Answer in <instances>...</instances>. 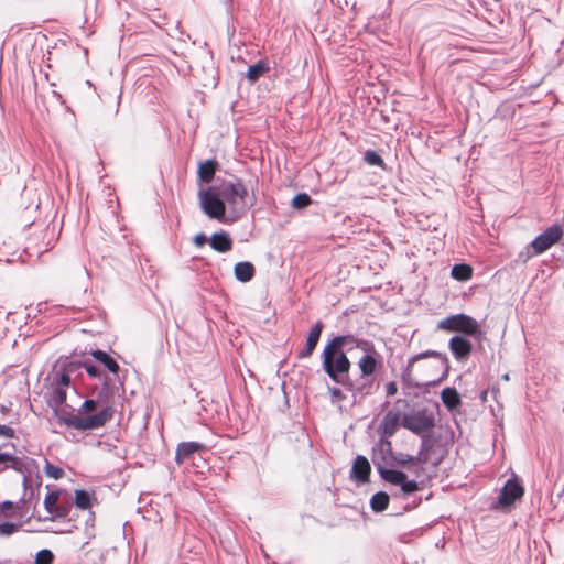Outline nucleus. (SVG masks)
<instances>
[{
	"label": "nucleus",
	"instance_id": "obj_1",
	"mask_svg": "<svg viewBox=\"0 0 564 564\" xmlns=\"http://www.w3.org/2000/svg\"><path fill=\"white\" fill-rule=\"evenodd\" d=\"M97 405V401L88 399L80 405L78 414L62 410L57 413L58 422L78 431L100 429L112 419L115 409L107 405L97 413L89 415V413L96 411Z\"/></svg>",
	"mask_w": 564,
	"mask_h": 564
},
{
	"label": "nucleus",
	"instance_id": "obj_2",
	"mask_svg": "<svg viewBox=\"0 0 564 564\" xmlns=\"http://www.w3.org/2000/svg\"><path fill=\"white\" fill-rule=\"evenodd\" d=\"M323 368L328 377L335 381L344 386L345 388L352 390L354 384L349 379V370H350V361L344 350H338L335 346H329L326 344L323 350Z\"/></svg>",
	"mask_w": 564,
	"mask_h": 564
},
{
	"label": "nucleus",
	"instance_id": "obj_3",
	"mask_svg": "<svg viewBox=\"0 0 564 564\" xmlns=\"http://www.w3.org/2000/svg\"><path fill=\"white\" fill-rule=\"evenodd\" d=\"M437 327L448 333H462L468 336L478 334L480 328L475 318L463 313L451 315L440 321Z\"/></svg>",
	"mask_w": 564,
	"mask_h": 564
},
{
	"label": "nucleus",
	"instance_id": "obj_4",
	"mask_svg": "<svg viewBox=\"0 0 564 564\" xmlns=\"http://www.w3.org/2000/svg\"><path fill=\"white\" fill-rule=\"evenodd\" d=\"M434 417L425 411L406 413L402 417V425L416 435H424L434 427Z\"/></svg>",
	"mask_w": 564,
	"mask_h": 564
},
{
	"label": "nucleus",
	"instance_id": "obj_5",
	"mask_svg": "<svg viewBox=\"0 0 564 564\" xmlns=\"http://www.w3.org/2000/svg\"><path fill=\"white\" fill-rule=\"evenodd\" d=\"M378 473L384 481L400 486L405 495L414 494L420 489L419 484L415 480H409L403 471L378 466Z\"/></svg>",
	"mask_w": 564,
	"mask_h": 564
},
{
	"label": "nucleus",
	"instance_id": "obj_6",
	"mask_svg": "<svg viewBox=\"0 0 564 564\" xmlns=\"http://www.w3.org/2000/svg\"><path fill=\"white\" fill-rule=\"evenodd\" d=\"M563 236V229L558 225H553L539 235L531 243L533 256L541 254L558 242Z\"/></svg>",
	"mask_w": 564,
	"mask_h": 564
},
{
	"label": "nucleus",
	"instance_id": "obj_7",
	"mask_svg": "<svg viewBox=\"0 0 564 564\" xmlns=\"http://www.w3.org/2000/svg\"><path fill=\"white\" fill-rule=\"evenodd\" d=\"M358 349L365 352V355L359 359L358 367L361 371V376L364 378L372 376L378 366L379 361L377 359V351L375 345L371 341H359Z\"/></svg>",
	"mask_w": 564,
	"mask_h": 564
},
{
	"label": "nucleus",
	"instance_id": "obj_8",
	"mask_svg": "<svg viewBox=\"0 0 564 564\" xmlns=\"http://www.w3.org/2000/svg\"><path fill=\"white\" fill-rule=\"evenodd\" d=\"M200 205L204 213L216 219H221L226 212V206L223 199L212 191H202L199 193Z\"/></svg>",
	"mask_w": 564,
	"mask_h": 564
},
{
	"label": "nucleus",
	"instance_id": "obj_9",
	"mask_svg": "<svg viewBox=\"0 0 564 564\" xmlns=\"http://www.w3.org/2000/svg\"><path fill=\"white\" fill-rule=\"evenodd\" d=\"M247 195L248 191L241 181L225 184L219 193V196H221L229 205H240L241 208L246 206L245 199Z\"/></svg>",
	"mask_w": 564,
	"mask_h": 564
},
{
	"label": "nucleus",
	"instance_id": "obj_10",
	"mask_svg": "<svg viewBox=\"0 0 564 564\" xmlns=\"http://www.w3.org/2000/svg\"><path fill=\"white\" fill-rule=\"evenodd\" d=\"M402 417L403 415L401 414L400 411L398 410H389L381 423H380V431L382 433V436L384 437H391L394 435V433L397 432L398 427L400 424H402Z\"/></svg>",
	"mask_w": 564,
	"mask_h": 564
},
{
	"label": "nucleus",
	"instance_id": "obj_11",
	"mask_svg": "<svg viewBox=\"0 0 564 564\" xmlns=\"http://www.w3.org/2000/svg\"><path fill=\"white\" fill-rule=\"evenodd\" d=\"M524 494L523 487L513 479H509L501 490L499 501L503 506H510Z\"/></svg>",
	"mask_w": 564,
	"mask_h": 564
},
{
	"label": "nucleus",
	"instance_id": "obj_12",
	"mask_svg": "<svg viewBox=\"0 0 564 564\" xmlns=\"http://www.w3.org/2000/svg\"><path fill=\"white\" fill-rule=\"evenodd\" d=\"M370 474V463L365 456L358 455L354 460L352 468L350 471V478L356 480L357 482L365 484L369 481Z\"/></svg>",
	"mask_w": 564,
	"mask_h": 564
},
{
	"label": "nucleus",
	"instance_id": "obj_13",
	"mask_svg": "<svg viewBox=\"0 0 564 564\" xmlns=\"http://www.w3.org/2000/svg\"><path fill=\"white\" fill-rule=\"evenodd\" d=\"M448 346L454 357L458 360H466L473 350L471 343L462 336L452 337Z\"/></svg>",
	"mask_w": 564,
	"mask_h": 564
},
{
	"label": "nucleus",
	"instance_id": "obj_14",
	"mask_svg": "<svg viewBox=\"0 0 564 564\" xmlns=\"http://www.w3.org/2000/svg\"><path fill=\"white\" fill-rule=\"evenodd\" d=\"M205 449H206V446L203 443H198V442L180 443L177 445V448L175 452V462L177 465H182L193 454L203 452Z\"/></svg>",
	"mask_w": 564,
	"mask_h": 564
},
{
	"label": "nucleus",
	"instance_id": "obj_15",
	"mask_svg": "<svg viewBox=\"0 0 564 564\" xmlns=\"http://www.w3.org/2000/svg\"><path fill=\"white\" fill-rule=\"evenodd\" d=\"M270 72V63L268 58H260L256 63L249 65L245 77L249 84L254 85L261 77Z\"/></svg>",
	"mask_w": 564,
	"mask_h": 564
},
{
	"label": "nucleus",
	"instance_id": "obj_16",
	"mask_svg": "<svg viewBox=\"0 0 564 564\" xmlns=\"http://www.w3.org/2000/svg\"><path fill=\"white\" fill-rule=\"evenodd\" d=\"M323 329L322 322H317L311 329L306 339L305 348L299 352V358L304 359L308 358L314 349L316 348V345L319 340L321 334Z\"/></svg>",
	"mask_w": 564,
	"mask_h": 564
},
{
	"label": "nucleus",
	"instance_id": "obj_17",
	"mask_svg": "<svg viewBox=\"0 0 564 564\" xmlns=\"http://www.w3.org/2000/svg\"><path fill=\"white\" fill-rule=\"evenodd\" d=\"M210 247L218 252H228L232 248V240L226 232H216L209 239Z\"/></svg>",
	"mask_w": 564,
	"mask_h": 564
},
{
	"label": "nucleus",
	"instance_id": "obj_18",
	"mask_svg": "<svg viewBox=\"0 0 564 564\" xmlns=\"http://www.w3.org/2000/svg\"><path fill=\"white\" fill-rule=\"evenodd\" d=\"M12 468L15 471H24V462L9 453H0V473Z\"/></svg>",
	"mask_w": 564,
	"mask_h": 564
},
{
	"label": "nucleus",
	"instance_id": "obj_19",
	"mask_svg": "<svg viewBox=\"0 0 564 564\" xmlns=\"http://www.w3.org/2000/svg\"><path fill=\"white\" fill-rule=\"evenodd\" d=\"M441 399L443 404L449 410H456L460 403V397L455 388H445L441 392Z\"/></svg>",
	"mask_w": 564,
	"mask_h": 564
},
{
	"label": "nucleus",
	"instance_id": "obj_20",
	"mask_svg": "<svg viewBox=\"0 0 564 564\" xmlns=\"http://www.w3.org/2000/svg\"><path fill=\"white\" fill-rule=\"evenodd\" d=\"M254 267L251 262H238L235 265L234 273L238 281L240 282H249L254 276Z\"/></svg>",
	"mask_w": 564,
	"mask_h": 564
},
{
	"label": "nucleus",
	"instance_id": "obj_21",
	"mask_svg": "<svg viewBox=\"0 0 564 564\" xmlns=\"http://www.w3.org/2000/svg\"><path fill=\"white\" fill-rule=\"evenodd\" d=\"M91 356L98 360L99 362H101L110 372L112 373H118L119 371V365L117 364V361L111 357L109 356L107 352L102 351V350H99V349H96V350H93L91 351Z\"/></svg>",
	"mask_w": 564,
	"mask_h": 564
},
{
	"label": "nucleus",
	"instance_id": "obj_22",
	"mask_svg": "<svg viewBox=\"0 0 564 564\" xmlns=\"http://www.w3.org/2000/svg\"><path fill=\"white\" fill-rule=\"evenodd\" d=\"M217 163L213 160H207L199 164L198 176L202 182L209 183L214 178Z\"/></svg>",
	"mask_w": 564,
	"mask_h": 564
},
{
	"label": "nucleus",
	"instance_id": "obj_23",
	"mask_svg": "<svg viewBox=\"0 0 564 564\" xmlns=\"http://www.w3.org/2000/svg\"><path fill=\"white\" fill-rule=\"evenodd\" d=\"M66 388L56 386L48 400V403L54 409L56 415L63 410L59 409V406L66 401Z\"/></svg>",
	"mask_w": 564,
	"mask_h": 564
},
{
	"label": "nucleus",
	"instance_id": "obj_24",
	"mask_svg": "<svg viewBox=\"0 0 564 564\" xmlns=\"http://www.w3.org/2000/svg\"><path fill=\"white\" fill-rule=\"evenodd\" d=\"M390 497L384 491L376 492L370 499V507L375 512H382L389 507Z\"/></svg>",
	"mask_w": 564,
	"mask_h": 564
},
{
	"label": "nucleus",
	"instance_id": "obj_25",
	"mask_svg": "<svg viewBox=\"0 0 564 564\" xmlns=\"http://www.w3.org/2000/svg\"><path fill=\"white\" fill-rule=\"evenodd\" d=\"M473 272H474L473 268L469 264L459 263V264H455L452 268L451 275L453 279H455L457 281L466 282L471 279Z\"/></svg>",
	"mask_w": 564,
	"mask_h": 564
},
{
	"label": "nucleus",
	"instance_id": "obj_26",
	"mask_svg": "<svg viewBox=\"0 0 564 564\" xmlns=\"http://www.w3.org/2000/svg\"><path fill=\"white\" fill-rule=\"evenodd\" d=\"M359 341H366L365 339H358L354 337L352 335H343L334 337L330 341L327 343L329 346H335L338 350H344V348L348 345H352L358 348Z\"/></svg>",
	"mask_w": 564,
	"mask_h": 564
},
{
	"label": "nucleus",
	"instance_id": "obj_27",
	"mask_svg": "<svg viewBox=\"0 0 564 564\" xmlns=\"http://www.w3.org/2000/svg\"><path fill=\"white\" fill-rule=\"evenodd\" d=\"M75 505L82 510L89 509L91 507L90 495L85 490L75 491Z\"/></svg>",
	"mask_w": 564,
	"mask_h": 564
},
{
	"label": "nucleus",
	"instance_id": "obj_28",
	"mask_svg": "<svg viewBox=\"0 0 564 564\" xmlns=\"http://www.w3.org/2000/svg\"><path fill=\"white\" fill-rule=\"evenodd\" d=\"M44 473L47 477L53 478L55 480L63 478L65 475L64 470L61 467L52 464L48 460H45Z\"/></svg>",
	"mask_w": 564,
	"mask_h": 564
},
{
	"label": "nucleus",
	"instance_id": "obj_29",
	"mask_svg": "<svg viewBox=\"0 0 564 564\" xmlns=\"http://www.w3.org/2000/svg\"><path fill=\"white\" fill-rule=\"evenodd\" d=\"M312 204V198L306 193H300L295 195L292 199V207L294 209H303L308 207Z\"/></svg>",
	"mask_w": 564,
	"mask_h": 564
},
{
	"label": "nucleus",
	"instance_id": "obj_30",
	"mask_svg": "<svg viewBox=\"0 0 564 564\" xmlns=\"http://www.w3.org/2000/svg\"><path fill=\"white\" fill-rule=\"evenodd\" d=\"M58 499H59V491H52L46 495V497L44 499V508L46 509V511L48 513L52 514L54 512V510L57 507Z\"/></svg>",
	"mask_w": 564,
	"mask_h": 564
},
{
	"label": "nucleus",
	"instance_id": "obj_31",
	"mask_svg": "<svg viewBox=\"0 0 564 564\" xmlns=\"http://www.w3.org/2000/svg\"><path fill=\"white\" fill-rule=\"evenodd\" d=\"M53 561L54 554L47 549L39 551L35 556V564H52Z\"/></svg>",
	"mask_w": 564,
	"mask_h": 564
},
{
	"label": "nucleus",
	"instance_id": "obj_32",
	"mask_svg": "<svg viewBox=\"0 0 564 564\" xmlns=\"http://www.w3.org/2000/svg\"><path fill=\"white\" fill-rule=\"evenodd\" d=\"M364 159L369 165H376V166H380V167L384 166V162H383L382 158L375 151H370V150L367 151L365 153Z\"/></svg>",
	"mask_w": 564,
	"mask_h": 564
},
{
	"label": "nucleus",
	"instance_id": "obj_33",
	"mask_svg": "<svg viewBox=\"0 0 564 564\" xmlns=\"http://www.w3.org/2000/svg\"><path fill=\"white\" fill-rule=\"evenodd\" d=\"M18 529H19V525L14 524V523H10V522L0 523V534L1 535H11L14 532H17Z\"/></svg>",
	"mask_w": 564,
	"mask_h": 564
},
{
	"label": "nucleus",
	"instance_id": "obj_34",
	"mask_svg": "<svg viewBox=\"0 0 564 564\" xmlns=\"http://www.w3.org/2000/svg\"><path fill=\"white\" fill-rule=\"evenodd\" d=\"M70 508H72V506L68 503L57 506L56 509L54 510V512L52 513V516H53V518H65L69 514Z\"/></svg>",
	"mask_w": 564,
	"mask_h": 564
},
{
	"label": "nucleus",
	"instance_id": "obj_35",
	"mask_svg": "<svg viewBox=\"0 0 564 564\" xmlns=\"http://www.w3.org/2000/svg\"><path fill=\"white\" fill-rule=\"evenodd\" d=\"M84 368L89 377H91V378L100 377V370L98 367L86 362V364H84Z\"/></svg>",
	"mask_w": 564,
	"mask_h": 564
},
{
	"label": "nucleus",
	"instance_id": "obj_36",
	"mask_svg": "<svg viewBox=\"0 0 564 564\" xmlns=\"http://www.w3.org/2000/svg\"><path fill=\"white\" fill-rule=\"evenodd\" d=\"M14 430L11 426L8 425H0V436L1 437H14Z\"/></svg>",
	"mask_w": 564,
	"mask_h": 564
},
{
	"label": "nucleus",
	"instance_id": "obj_37",
	"mask_svg": "<svg viewBox=\"0 0 564 564\" xmlns=\"http://www.w3.org/2000/svg\"><path fill=\"white\" fill-rule=\"evenodd\" d=\"M69 384H70V377L67 373L61 375L56 382V386L64 387L66 389L69 387Z\"/></svg>",
	"mask_w": 564,
	"mask_h": 564
},
{
	"label": "nucleus",
	"instance_id": "obj_38",
	"mask_svg": "<svg viewBox=\"0 0 564 564\" xmlns=\"http://www.w3.org/2000/svg\"><path fill=\"white\" fill-rule=\"evenodd\" d=\"M207 241V238L204 234H198L194 238V242L197 247H203Z\"/></svg>",
	"mask_w": 564,
	"mask_h": 564
},
{
	"label": "nucleus",
	"instance_id": "obj_39",
	"mask_svg": "<svg viewBox=\"0 0 564 564\" xmlns=\"http://www.w3.org/2000/svg\"><path fill=\"white\" fill-rule=\"evenodd\" d=\"M414 462V457L411 455H401V458L398 459V464L401 466H405L409 463Z\"/></svg>",
	"mask_w": 564,
	"mask_h": 564
},
{
	"label": "nucleus",
	"instance_id": "obj_40",
	"mask_svg": "<svg viewBox=\"0 0 564 564\" xmlns=\"http://www.w3.org/2000/svg\"><path fill=\"white\" fill-rule=\"evenodd\" d=\"M397 392V386L394 382H390L388 386H387V393L388 395H393L394 393Z\"/></svg>",
	"mask_w": 564,
	"mask_h": 564
},
{
	"label": "nucleus",
	"instance_id": "obj_41",
	"mask_svg": "<svg viewBox=\"0 0 564 564\" xmlns=\"http://www.w3.org/2000/svg\"><path fill=\"white\" fill-rule=\"evenodd\" d=\"M13 507V503L11 501H3L1 505H0V509L2 511L4 510H9Z\"/></svg>",
	"mask_w": 564,
	"mask_h": 564
},
{
	"label": "nucleus",
	"instance_id": "obj_42",
	"mask_svg": "<svg viewBox=\"0 0 564 564\" xmlns=\"http://www.w3.org/2000/svg\"><path fill=\"white\" fill-rule=\"evenodd\" d=\"M330 392H332L333 397H336L338 399H343L344 398L341 391L339 389H337V388H333Z\"/></svg>",
	"mask_w": 564,
	"mask_h": 564
},
{
	"label": "nucleus",
	"instance_id": "obj_43",
	"mask_svg": "<svg viewBox=\"0 0 564 564\" xmlns=\"http://www.w3.org/2000/svg\"><path fill=\"white\" fill-rule=\"evenodd\" d=\"M221 1L226 6L227 11H230L232 9L234 0H221Z\"/></svg>",
	"mask_w": 564,
	"mask_h": 564
},
{
	"label": "nucleus",
	"instance_id": "obj_44",
	"mask_svg": "<svg viewBox=\"0 0 564 564\" xmlns=\"http://www.w3.org/2000/svg\"><path fill=\"white\" fill-rule=\"evenodd\" d=\"M441 380V378H431L425 381L426 384L436 383Z\"/></svg>",
	"mask_w": 564,
	"mask_h": 564
},
{
	"label": "nucleus",
	"instance_id": "obj_45",
	"mask_svg": "<svg viewBox=\"0 0 564 564\" xmlns=\"http://www.w3.org/2000/svg\"><path fill=\"white\" fill-rule=\"evenodd\" d=\"M357 390H358L359 392H362L364 387H358V388H357Z\"/></svg>",
	"mask_w": 564,
	"mask_h": 564
},
{
	"label": "nucleus",
	"instance_id": "obj_46",
	"mask_svg": "<svg viewBox=\"0 0 564 564\" xmlns=\"http://www.w3.org/2000/svg\"><path fill=\"white\" fill-rule=\"evenodd\" d=\"M420 358H421V355H420V356H415V357L413 358V361H414V360H417V359H420Z\"/></svg>",
	"mask_w": 564,
	"mask_h": 564
},
{
	"label": "nucleus",
	"instance_id": "obj_47",
	"mask_svg": "<svg viewBox=\"0 0 564 564\" xmlns=\"http://www.w3.org/2000/svg\"><path fill=\"white\" fill-rule=\"evenodd\" d=\"M54 95H56L58 98H61L59 93L54 91Z\"/></svg>",
	"mask_w": 564,
	"mask_h": 564
}]
</instances>
